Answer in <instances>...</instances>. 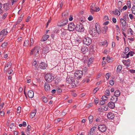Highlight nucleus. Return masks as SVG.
<instances>
[{
    "instance_id": "14",
    "label": "nucleus",
    "mask_w": 135,
    "mask_h": 135,
    "mask_svg": "<svg viewBox=\"0 0 135 135\" xmlns=\"http://www.w3.org/2000/svg\"><path fill=\"white\" fill-rule=\"evenodd\" d=\"M74 80V79L73 78L71 77L70 76H68L66 78V82L70 84Z\"/></svg>"
},
{
    "instance_id": "40",
    "label": "nucleus",
    "mask_w": 135,
    "mask_h": 135,
    "mask_svg": "<svg viewBox=\"0 0 135 135\" xmlns=\"http://www.w3.org/2000/svg\"><path fill=\"white\" fill-rule=\"evenodd\" d=\"M8 13H4L3 15H2V18L3 19H4L8 15Z\"/></svg>"
},
{
    "instance_id": "37",
    "label": "nucleus",
    "mask_w": 135,
    "mask_h": 135,
    "mask_svg": "<svg viewBox=\"0 0 135 135\" xmlns=\"http://www.w3.org/2000/svg\"><path fill=\"white\" fill-rule=\"evenodd\" d=\"M71 86V87L74 88L76 86V84H75V81L74 80L70 84Z\"/></svg>"
},
{
    "instance_id": "36",
    "label": "nucleus",
    "mask_w": 135,
    "mask_h": 135,
    "mask_svg": "<svg viewBox=\"0 0 135 135\" xmlns=\"http://www.w3.org/2000/svg\"><path fill=\"white\" fill-rule=\"evenodd\" d=\"M32 65L33 66H34L37 69L38 66V65L37 64V62L36 61H33L32 64Z\"/></svg>"
},
{
    "instance_id": "24",
    "label": "nucleus",
    "mask_w": 135,
    "mask_h": 135,
    "mask_svg": "<svg viewBox=\"0 0 135 135\" xmlns=\"http://www.w3.org/2000/svg\"><path fill=\"white\" fill-rule=\"evenodd\" d=\"M120 91L119 90H117L115 91L114 93V97H118L120 96Z\"/></svg>"
},
{
    "instance_id": "16",
    "label": "nucleus",
    "mask_w": 135,
    "mask_h": 135,
    "mask_svg": "<svg viewBox=\"0 0 135 135\" xmlns=\"http://www.w3.org/2000/svg\"><path fill=\"white\" fill-rule=\"evenodd\" d=\"M96 31H97V33L98 34H100L101 33V30L99 28V26L98 25V23H97L95 24Z\"/></svg>"
},
{
    "instance_id": "41",
    "label": "nucleus",
    "mask_w": 135,
    "mask_h": 135,
    "mask_svg": "<svg viewBox=\"0 0 135 135\" xmlns=\"http://www.w3.org/2000/svg\"><path fill=\"white\" fill-rule=\"evenodd\" d=\"M106 60L108 62H110L112 61V59L109 57L107 56L106 58Z\"/></svg>"
},
{
    "instance_id": "2",
    "label": "nucleus",
    "mask_w": 135,
    "mask_h": 135,
    "mask_svg": "<svg viewBox=\"0 0 135 135\" xmlns=\"http://www.w3.org/2000/svg\"><path fill=\"white\" fill-rule=\"evenodd\" d=\"M100 10V8L99 7H95V4L93 3L90 8V12L92 14H93L95 12L99 11Z\"/></svg>"
},
{
    "instance_id": "11",
    "label": "nucleus",
    "mask_w": 135,
    "mask_h": 135,
    "mask_svg": "<svg viewBox=\"0 0 135 135\" xmlns=\"http://www.w3.org/2000/svg\"><path fill=\"white\" fill-rule=\"evenodd\" d=\"M47 66V64H46L45 62H42L40 64L39 67L40 69H45Z\"/></svg>"
},
{
    "instance_id": "51",
    "label": "nucleus",
    "mask_w": 135,
    "mask_h": 135,
    "mask_svg": "<svg viewBox=\"0 0 135 135\" xmlns=\"http://www.w3.org/2000/svg\"><path fill=\"white\" fill-rule=\"evenodd\" d=\"M99 89L98 87L95 88L93 90V93L95 94Z\"/></svg>"
},
{
    "instance_id": "45",
    "label": "nucleus",
    "mask_w": 135,
    "mask_h": 135,
    "mask_svg": "<svg viewBox=\"0 0 135 135\" xmlns=\"http://www.w3.org/2000/svg\"><path fill=\"white\" fill-rule=\"evenodd\" d=\"M127 5L129 8H131V3L130 1H127Z\"/></svg>"
},
{
    "instance_id": "9",
    "label": "nucleus",
    "mask_w": 135,
    "mask_h": 135,
    "mask_svg": "<svg viewBox=\"0 0 135 135\" xmlns=\"http://www.w3.org/2000/svg\"><path fill=\"white\" fill-rule=\"evenodd\" d=\"M0 32L1 35H2V37L4 38L7 35L8 32L6 29H4L2 30Z\"/></svg>"
},
{
    "instance_id": "49",
    "label": "nucleus",
    "mask_w": 135,
    "mask_h": 135,
    "mask_svg": "<svg viewBox=\"0 0 135 135\" xmlns=\"http://www.w3.org/2000/svg\"><path fill=\"white\" fill-rule=\"evenodd\" d=\"M128 40H129V42L131 43L132 41H134V39L133 38H128Z\"/></svg>"
},
{
    "instance_id": "44",
    "label": "nucleus",
    "mask_w": 135,
    "mask_h": 135,
    "mask_svg": "<svg viewBox=\"0 0 135 135\" xmlns=\"http://www.w3.org/2000/svg\"><path fill=\"white\" fill-rule=\"evenodd\" d=\"M109 94L110 91L108 89H107L105 91V95L107 96H108L109 95Z\"/></svg>"
},
{
    "instance_id": "1",
    "label": "nucleus",
    "mask_w": 135,
    "mask_h": 135,
    "mask_svg": "<svg viewBox=\"0 0 135 135\" xmlns=\"http://www.w3.org/2000/svg\"><path fill=\"white\" fill-rule=\"evenodd\" d=\"M84 68H82L83 70L82 71L80 70H78L76 71L74 74L75 76L78 79L80 78L82 76L83 73L84 72L86 73L87 72V69L86 67Z\"/></svg>"
},
{
    "instance_id": "17",
    "label": "nucleus",
    "mask_w": 135,
    "mask_h": 135,
    "mask_svg": "<svg viewBox=\"0 0 135 135\" xmlns=\"http://www.w3.org/2000/svg\"><path fill=\"white\" fill-rule=\"evenodd\" d=\"M69 15V13L68 12L65 11L62 13V17L63 19H64L67 18Z\"/></svg>"
},
{
    "instance_id": "48",
    "label": "nucleus",
    "mask_w": 135,
    "mask_h": 135,
    "mask_svg": "<svg viewBox=\"0 0 135 135\" xmlns=\"http://www.w3.org/2000/svg\"><path fill=\"white\" fill-rule=\"evenodd\" d=\"M132 11L133 13L135 15V6H133L132 8Z\"/></svg>"
},
{
    "instance_id": "10",
    "label": "nucleus",
    "mask_w": 135,
    "mask_h": 135,
    "mask_svg": "<svg viewBox=\"0 0 135 135\" xmlns=\"http://www.w3.org/2000/svg\"><path fill=\"white\" fill-rule=\"evenodd\" d=\"M12 66V63L10 62H8L4 68V71L5 72H7L8 70V69L7 68H11Z\"/></svg>"
},
{
    "instance_id": "27",
    "label": "nucleus",
    "mask_w": 135,
    "mask_h": 135,
    "mask_svg": "<svg viewBox=\"0 0 135 135\" xmlns=\"http://www.w3.org/2000/svg\"><path fill=\"white\" fill-rule=\"evenodd\" d=\"M122 69V66L121 65H119L117 69V73H119Z\"/></svg>"
},
{
    "instance_id": "20",
    "label": "nucleus",
    "mask_w": 135,
    "mask_h": 135,
    "mask_svg": "<svg viewBox=\"0 0 135 135\" xmlns=\"http://www.w3.org/2000/svg\"><path fill=\"white\" fill-rule=\"evenodd\" d=\"M40 48L36 46L33 49L34 54L35 56L37 55V54H38Z\"/></svg>"
},
{
    "instance_id": "54",
    "label": "nucleus",
    "mask_w": 135,
    "mask_h": 135,
    "mask_svg": "<svg viewBox=\"0 0 135 135\" xmlns=\"http://www.w3.org/2000/svg\"><path fill=\"white\" fill-rule=\"evenodd\" d=\"M128 31H129V32L131 34V35H133V33H134V32L132 30L131 28H129V29H128Z\"/></svg>"
},
{
    "instance_id": "58",
    "label": "nucleus",
    "mask_w": 135,
    "mask_h": 135,
    "mask_svg": "<svg viewBox=\"0 0 135 135\" xmlns=\"http://www.w3.org/2000/svg\"><path fill=\"white\" fill-rule=\"evenodd\" d=\"M98 110V111L100 112H102L104 111L103 108L102 107L99 108Z\"/></svg>"
},
{
    "instance_id": "38",
    "label": "nucleus",
    "mask_w": 135,
    "mask_h": 135,
    "mask_svg": "<svg viewBox=\"0 0 135 135\" xmlns=\"http://www.w3.org/2000/svg\"><path fill=\"white\" fill-rule=\"evenodd\" d=\"M102 45L105 46L106 47L108 45L107 42V41H103L102 43Z\"/></svg>"
},
{
    "instance_id": "50",
    "label": "nucleus",
    "mask_w": 135,
    "mask_h": 135,
    "mask_svg": "<svg viewBox=\"0 0 135 135\" xmlns=\"http://www.w3.org/2000/svg\"><path fill=\"white\" fill-rule=\"evenodd\" d=\"M110 75L109 73H107L105 75V77L107 79H108L109 78Z\"/></svg>"
},
{
    "instance_id": "29",
    "label": "nucleus",
    "mask_w": 135,
    "mask_h": 135,
    "mask_svg": "<svg viewBox=\"0 0 135 135\" xmlns=\"http://www.w3.org/2000/svg\"><path fill=\"white\" fill-rule=\"evenodd\" d=\"M49 48L47 46H45L43 49V51L44 53H46L48 52Z\"/></svg>"
},
{
    "instance_id": "61",
    "label": "nucleus",
    "mask_w": 135,
    "mask_h": 135,
    "mask_svg": "<svg viewBox=\"0 0 135 135\" xmlns=\"http://www.w3.org/2000/svg\"><path fill=\"white\" fill-rule=\"evenodd\" d=\"M105 102L104 101L102 100L100 101L99 104L100 105H103L105 103Z\"/></svg>"
},
{
    "instance_id": "56",
    "label": "nucleus",
    "mask_w": 135,
    "mask_h": 135,
    "mask_svg": "<svg viewBox=\"0 0 135 135\" xmlns=\"http://www.w3.org/2000/svg\"><path fill=\"white\" fill-rule=\"evenodd\" d=\"M14 127H15L14 124L13 123H11L9 126V128L11 129L13 128Z\"/></svg>"
},
{
    "instance_id": "34",
    "label": "nucleus",
    "mask_w": 135,
    "mask_h": 135,
    "mask_svg": "<svg viewBox=\"0 0 135 135\" xmlns=\"http://www.w3.org/2000/svg\"><path fill=\"white\" fill-rule=\"evenodd\" d=\"M93 117L92 115H90L88 117V119L90 123H91L93 121Z\"/></svg>"
},
{
    "instance_id": "28",
    "label": "nucleus",
    "mask_w": 135,
    "mask_h": 135,
    "mask_svg": "<svg viewBox=\"0 0 135 135\" xmlns=\"http://www.w3.org/2000/svg\"><path fill=\"white\" fill-rule=\"evenodd\" d=\"M118 97H112L111 98V100L114 103H115L118 100Z\"/></svg>"
},
{
    "instance_id": "60",
    "label": "nucleus",
    "mask_w": 135,
    "mask_h": 135,
    "mask_svg": "<svg viewBox=\"0 0 135 135\" xmlns=\"http://www.w3.org/2000/svg\"><path fill=\"white\" fill-rule=\"evenodd\" d=\"M88 20L89 21H91L93 19V17L91 15H90L88 18Z\"/></svg>"
},
{
    "instance_id": "18",
    "label": "nucleus",
    "mask_w": 135,
    "mask_h": 135,
    "mask_svg": "<svg viewBox=\"0 0 135 135\" xmlns=\"http://www.w3.org/2000/svg\"><path fill=\"white\" fill-rule=\"evenodd\" d=\"M96 129L95 127H93L91 129L89 133H88V135H93L95 133V130Z\"/></svg>"
},
{
    "instance_id": "35",
    "label": "nucleus",
    "mask_w": 135,
    "mask_h": 135,
    "mask_svg": "<svg viewBox=\"0 0 135 135\" xmlns=\"http://www.w3.org/2000/svg\"><path fill=\"white\" fill-rule=\"evenodd\" d=\"M3 8L4 10H7L9 9L8 5L6 3L4 4L3 5Z\"/></svg>"
},
{
    "instance_id": "15",
    "label": "nucleus",
    "mask_w": 135,
    "mask_h": 135,
    "mask_svg": "<svg viewBox=\"0 0 135 135\" xmlns=\"http://www.w3.org/2000/svg\"><path fill=\"white\" fill-rule=\"evenodd\" d=\"M90 33L92 36H95L97 34V31H96L95 28L93 29L91 31H90Z\"/></svg>"
},
{
    "instance_id": "3",
    "label": "nucleus",
    "mask_w": 135,
    "mask_h": 135,
    "mask_svg": "<svg viewBox=\"0 0 135 135\" xmlns=\"http://www.w3.org/2000/svg\"><path fill=\"white\" fill-rule=\"evenodd\" d=\"M46 80L47 82H50L52 81L54 79L53 74L50 73H47L45 77Z\"/></svg>"
},
{
    "instance_id": "19",
    "label": "nucleus",
    "mask_w": 135,
    "mask_h": 135,
    "mask_svg": "<svg viewBox=\"0 0 135 135\" xmlns=\"http://www.w3.org/2000/svg\"><path fill=\"white\" fill-rule=\"evenodd\" d=\"M45 90L46 91H49L50 90V87L49 84L47 83H45L44 86Z\"/></svg>"
},
{
    "instance_id": "42",
    "label": "nucleus",
    "mask_w": 135,
    "mask_h": 135,
    "mask_svg": "<svg viewBox=\"0 0 135 135\" xmlns=\"http://www.w3.org/2000/svg\"><path fill=\"white\" fill-rule=\"evenodd\" d=\"M61 35L62 36H65L66 34V32L64 30H61Z\"/></svg>"
},
{
    "instance_id": "31",
    "label": "nucleus",
    "mask_w": 135,
    "mask_h": 135,
    "mask_svg": "<svg viewBox=\"0 0 135 135\" xmlns=\"http://www.w3.org/2000/svg\"><path fill=\"white\" fill-rule=\"evenodd\" d=\"M29 44L28 40H25L24 42L23 46L24 47H27L28 46Z\"/></svg>"
},
{
    "instance_id": "30",
    "label": "nucleus",
    "mask_w": 135,
    "mask_h": 135,
    "mask_svg": "<svg viewBox=\"0 0 135 135\" xmlns=\"http://www.w3.org/2000/svg\"><path fill=\"white\" fill-rule=\"evenodd\" d=\"M120 22L122 24V25H126V22L123 18H121L120 19Z\"/></svg>"
},
{
    "instance_id": "32",
    "label": "nucleus",
    "mask_w": 135,
    "mask_h": 135,
    "mask_svg": "<svg viewBox=\"0 0 135 135\" xmlns=\"http://www.w3.org/2000/svg\"><path fill=\"white\" fill-rule=\"evenodd\" d=\"M36 113V110H35L33 112H32L30 114V118H33L35 116Z\"/></svg>"
},
{
    "instance_id": "4",
    "label": "nucleus",
    "mask_w": 135,
    "mask_h": 135,
    "mask_svg": "<svg viewBox=\"0 0 135 135\" xmlns=\"http://www.w3.org/2000/svg\"><path fill=\"white\" fill-rule=\"evenodd\" d=\"M83 42L84 44L89 46L91 44L92 40L90 38L88 37H85L83 38Z\"/></svg>"
},
{
    "instance_id": "46",
    "label": "nucleus",
    "mask_w": 135,
    "mask_h": 135,
    "mask_svg": "<svg viewBox=\"0 0 135 135\" xmlns=\"http://www.w3.org/2000/svg\"><path fill=\"white\" fill-rule=\"evenodd\" d=\"M108 98V97L105 95L103 96L102 98V99L104 101L107 100Z\"/></svg>"
},
{
    "instance_id": "59",
    "label": "nucleus",
    "mask_w": 135,
    "mask_h": 135,
    "mask_svg": "<svg viewBox=\"0 0 135 135\" xmlns=\"http://www.w3.org/2000/svg\"><path fill=\"white\" fill-rule=\"evenodd\" d=\"M122 30L125 31L126 30V25H122Z\"/></svg>"
},
{
    "instance_id": "26",
    "label": "nucleus",
    "mask_w": 135,
    "mask_h": 135,
    "mask_svg": "<svg viewBox=\"0 0 135 135\" xmlns=\"http://www.w3.org/2000/svg\"><path fill=\"white\" fill-rule=\"evenodd\" d=\"M108 27L107 26H105L102 28V32L103 33H105L107 31Z\"/></svg>"
},
{
    "instance_id": "5",
    "label": "nucleus",
    "mask_w": 135,
    "mask_h": 135,
    "mask_svg": "<svg viewBox=\"0 0 135 135\" xmlns=\"http://www.w3.org/2000/svg\"><path fill=\"white\" fill-rule=\"evenodd\" d=\"M68 23V19L65 18L62 21H59L57 23V25L59 26H62L66 25Z\"/></svg>"
},
{
    "instance_id": "52",
    "label": "nucleus",
    "mask_w": 135,
    "mask_h": 135,
    "mask_svg": "<svg viewBox=\"0 0 135 135\" xmlns=\"http://www.w3.org/2000/svg\"><path fill=\"white\" fill-rule=\"evenodd\" d=\"M21 107H18L17 111V112L18 113H19L21 112Z\"/></svg>"
},
{
    "instance_id": "25",
    "label": "nucleus",
    "mask_w": 135,
    "mask_h": 135,
    "mask_svg": "<svg viewBox=\"0 0 135 135\" xmlns=\"http://www.w3.org/2000/svg\"><path fill=\"white\" fill-rule=\"evenodd\" d=\"M134 54V53L133 51H130L129 52L128 54H126L127 55L126 56H127V57L128 58L129 57V56H133Z\"/></svg>"
},
{
    "instance_id": "7",
    "label": "nucleus",
    "mask_w": 135,
    "mask_h": 135,
    "mask_svg": "<svg viewBox=\"0 0 135 135\" xmlns=\"http://www.w3.org/2000/svg\"><path fill=\"white\" fill-rule=\"evenodd\" d=\"M99 130L102 132H105L106 130V127L104 124H100L98 127Z\"/></svg>"
},
{
    "instance_id": "21",
    "label": "nucleus",
    "mask_w": 135,
    "mask_h": 135,
    "mask_svg": "<svg viewBox=\"0 0 135 135\" xmlns=\"http://www.w3.org/2000/svg\"><path fill=\"white\" fill-rule=\"evenodd\" d=\"M108 107L111 109H114L115 107V104L114 102H109L108 104Z\"/></svg>"
},
{
    "instance_id": "8",
    "label": "nucleus",
    "mask_w": 135,
    "mask_h": 135,
    "mask_svg": "<svg viewBox=\"0 0 135 135\" xmlns=\"http://www.w3.org/2000/svg\"><path fill=\"white\" fill-rule=\"evenodd\" d=\"M75 28V26L73 23H71L68 25V29L70 31H72Z\"/></svg>"
},
{
    "instance_id": "63",
    "label": "nucleus",
    "mask_w": 135,
    "mask_h": 135,
    "mask_svg": "<svg viewBox=\"0 0 135 135\" xmlns=\"http://www.w3.org/2000/svg\"><path fill=\"white\" fill-rule=\"evenodd\" d=\"M104 111H106L108 110V107L107 105L104 106H103V108Z\"/></svg>"
},
{
    "instance_id": "23",
    "label": "nucleus",
    "mask_w": 135,
    "mask_h": 135,
    "mask_svg": "<svg viewBox=\"0 0 135 135\" xmlns=\"http://www.w3.org/2000/svg\"><path fill=\"white\" fill-rule=\"evenodd\" d=\"M28 97L30 98H32L34 96V93L32 90H29L28 93Z\"/></svg>"
},
{
    "instance_id": "12",
    "label": "nucleus",
    "mask_w": 135,
    "mask_h": 135,
    "mask_svg": "<svg viewBox=\"0 0 135 135\" xmlns=\"http://www.w3.org/2000/svg\"><path fill=\"white\" fill-rule=\"evenodd\" d=\"M81 52L84 54L87 52L88 50V48L86 46H83L81 47Z\"/></svg>"
},
{
    "instance_id": "47",
    "label": "nucleus",
    "mask_w": 135,
    "mask_h": 135,
    "mask_svg": "<svg viewBox=\"0 0 135 135\" xmlns=\"http://www.w3.org/2000/svg\"><path fill=\"white\" fill-rule=\"evenodd\" d=\"M56 91L57 93H60L62 92V90L59 88H58L57 89Z\"/></svg>"
},
{
    "instance_id": "53",
    "label": "nucleus",
    "mask_w": 135,
    "mask_h": 135,
    "mask_svg": "<svg viewBox=\"0 0 135 135\" xmlns=\"http://www.w3.org/2000/svg\"><path fill=\"white\" fill-rule=\"evenodd\" d=\"M22 19L19 18L18 21L16 22V24L15 26H16L17 24H19L22 21Z\"/></svg>"
},
{
    "instance_id": "13",
    "label": "nucleus",
    "mask_w": 135,
    "mask_h": 135,
    "mask_svg": "<svg viewBox=\"0 0 135 135\" xmlns=\"http://www.w3.org/2000/svg\"><path fill=\"white\" fill-rule=\"evenodd\" d=\"M114 114L112 112H109L108 113L107 115V117L109 119H113L114 117Z\"/></svg>"
},
{
    "instance_id": "64",
    "label": "nucleus",
    "mask_w": 135,
    "mask_h": 135,
    "mask_svg": "<svg viewBox=\"0 0 135 135\" xmlns=\"http://www.w3.org/2000/svg\"><path fill=\"white\" fill-rule=\"evenodd\" d=\"M7 45V42H4L1 45V46L3 47H5Z\"/></svg>"
},
{
    "instance_id": "57",
    "label": "nucleus",
    "mask_w": 135,
    "mask_h": 135,
    "mask_svg": "<svg viewBox=\"0 0 135 135\" xmlns=\"http://www.w3.org/2000/svg\"><path fill=\"white\" fill-rule=\"evenodd\" d=\"M129 50V49L128 47H126L125 48V52L126 53H127Z\"/></svg>"
},
{
    "instance_id": "39",
    "label": "nucleus",
    "mask_w": 135,
    "mask_h": 135,
    "mask_svg": "<svg viewBox=\"0 0 135 135\" xmlns=\"http://www.w3.org/2000/svg\"><path fill=\"white\" fill-rule=\"evenodd\" d=\"M42 99L43 102L44 103H46L48 101V99L47 98L45 97H42Z\"/></svg>"
},
{
    "instance_id": "62",
    "label": "nucleus",
    "mask_w": 135,
    "mask_h": 135,
    "mask_svg": "<svg viewBox=\"0 0 135 135\" xmlns=\"http://www.w3.org/2000/svg\"><path fill=\"white\" fill-rule=\"evenodd\" d=\"M109 82V84L111 85H113L114 84V81L113 80H111Z\"/></svg>"
},
{
    "instance_id": "33",
    "label": "nucleus",
    "mask_w": 135,
    "mask_h": 135,
    "mask_svg": "<svg viewBox=\"0 0 135 135\" xmlns=\"http://www.w3.org/2000/svg\"><path fill=\"white\" fill-rule=\"evenodd\" d=\"M120 12L118 9H116L115 12H114V15H115L119 16L120 14Z\"/></svg>"
},
{
    "instance_id": "55",
    "label": "nucleus",
    "mask_w": 135,
    "mask_h": 135,
    "mask_svg": "<svg viewBox=\"0 0 135 135\" xmlns=\"http://www.w3.org/2000/svg\"><path fill=\"white\" fill-rule=\"evenodd\" d=\"M30 41H31V43L30 45V46H32L33 45L34 43V41L33 38H30Z\"/></svg>"
},
{
    "instance_id": "6",
    "label": "nucleus",
    "mask_w": 135,
    "mask_h": 135,
    "mask_svg": "<svg viewBox=\"0 0 135 135\" xmlns=\"http://www.w3.org/2000/svg\"><path fill=\"white\" fill-rule=\"evenodd\" d=\"M84 28L82 24L80 23L79 25H77L75 27V29L77 31L79 32H82L84 31Z\"/></svg>"
},
{
    "instance_id": "43",
    "label": "nucleus",
    "mask_w": 135,
    "mask_h": 135,
    "mask_svg": "<svg viewBox=\"0 0 135 135\" xmlns=\"http://www.w3.org/2000/svg\"><path fill=\"white\" fill-rule=\"evenodd\" d=\"M126 53L123 52V54L121 55V56L122 57L125 58L126 59L127 58L126 56L127 55Z\"/></svg>"
},
{
    "instance_id": "22",
    "label": "nucleus",
    "mask_w": 135,
    "mask_h": 135,
    "mask_svg": "<svg viewBox=\"0 0 135 135\" xmlns=\"http://www.w3.org/2000/svg\"><path fill=\"white\" fill-rule=\"evenodd\" d=\"M49 36L48 35H44L41 39L40 41H46L49 37Z\"/></svg>"
}]
</instances>
